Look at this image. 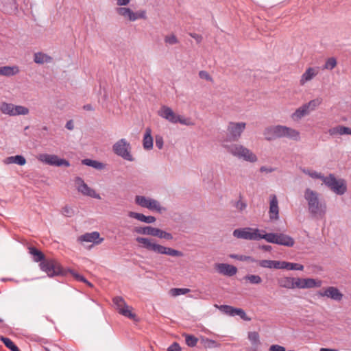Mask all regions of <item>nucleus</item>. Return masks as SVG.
Here are the masks:
<instances>
[{
  "label": "nucleus",
  "mask_w": 351,
  "mask_h": 351,
  "mask_svg": "<svg viewBox=\"0 0 351 351\" xmlns=\"http://www.w3.org/2000/svg\"><path fill=\"white\" fill-rule=\"evenodd\" d=\"M82 163L84 165L92 167L99 170L104 168V165L102 162L92 159H84L82 160Z\"/></svg>",
  "instance_id": "obj_31"
},
{
  "label": "nucleus",
  "mask_w": 351,
  "mask_h": 351,
  "mask_svg": "<svg viewBox=\"0 0 351 351\" xmlns=\"http://www.w3.org/2000/svg\"><path fill=\"white\" fill-rule=\"evenodd\" d=\"M322 101L321 97H317L302 104L292 113L291 119L295 121H298L304 117L309 115L311 112L315 111L322 104Z\"/></svg>",
  "instance_id": "obj_5"
},
{
  "label": "nucleus",
  "mask_w": 351,
  "mask_h": 351,
  "mask_svg": "<svg viewBox=\"0 0 351 351\" xmlns=\"http://www.w3.org/2000/svg\"><path fill=\"white\" fill-rule=\"evenodd\" d=\"M269 215L271 220H276L279 218L278 202L275 195H270Z\"/></svg>",
  "instance_id": "obj_18"
},
{
  "label": "nucleus",
  "mask_w": 351,
  "mask_h": 351,
  "mask_svg": "<svg viewBox=\"0 0 351 351\" xmlns=\"http://www.w3.org/2000/svg\"><path fill=\"white\" fill-rule=\"evenodd\" d=\"M39 160L47 165L55 167H69L70 162L63 158H60L58 156L54 154H43L40 155Z\"/></svg>",
  "instance_id": "obj_13"
},
{
  "label": "nucleus",
  "mask_w": 351,
  "mask_h": 351,
  "mask_svg": "<svg viewBox=\"0 0 351 351\" xmlns=\"http://www.w3.org/2000/svg\"><path fill=\"white\" fill-rule=\"evenodd\" d=\"M269 351H286L285 347L279 346V345H272L270 346Z\"/></svg>",
  "instance_id": "obj_58"
},
{
  "label": "nucleus",
  "mask_w": 351,
  "mask_h": 351,
  "mask_svg": "<svg viewBox=\"0 0 351 351\" xmlns=\"http://www.w3.org/2000/svg\"><path fill=\"white\" fill-rule=\"evenodd\" d=\"M205 341L206 343V346L208 347H209V348H213V347L215 346L216 341L215 340H212V339H206Z\"/></svg>",
  "instance_id": "obj_61"
},
{
  "label": "nucleus",
  "mask_w": 351,
  "mask_h": 351,
  "mask_svg": "<svg viewBox=\"0 0 351 351\" xmlns=\"http://www.w3.org/2000/svg\"><path fill=\"white\" fill-rule=\"evenodd\" d=\"M346 132V127L343 125H337L328 130V134L330 136H335L337 134L344 135Z\"/></svg>",
  "instance_id": "obj_34"
},
{
  "label": "nucleus",
  "mask_w": 351,
  "mask_h": 351,
  "mask_svg": "<svg viewBox=\"0 0 351 351\" xmlns=\"http://www.w3.org/2000/svg\"><path fill=\"white\" fill-rule=\"evenodd\" d=\"M14 163L23 166L25 165L26 160L24 156L21 155H16L14 156Z\"/></svg>",
  "instance_id": "obj_49"
},
{
  "label": "nucleus",
  "mask_w": 351,
  "mask_h": 351,
  "mask_svg": "<svg viewBox=\"0 0 351 351\" xmlns=\"http://www.w3.org/2000/svg\"><path fill=\"white\" fill-rule=\"evenodd\" d=\"M244 279L252 285H258L262 282V278L258 275L254 274L246 275L244 277Z\"/></svg>",
  "instance_id": "obj_38"
},
{
  "label": "nucleus",
  "mask_w": 351,
  "mask_h": 351,
  "mask_svg": "<svg viewBox=\"0 0 351 351\" xmlns=\"http://www.w3.org/2000/svg\"><path fill=\"white\" fill-rule=\"evenodd\" d=\"M233 236L239 239L251 241L265 239V241H294L293 238L282 233H267L263 230L250 227L235 229Z\"/></svg>",
  "instance_id": "obj_1"
},
{
  "label": "nucleus",
  "mask_w": 351,
  "mask_h": 351,
  "mask_svg": "<svg viewBox=\"0 0 351 351\" xmlns=\"http://www.w3.org/2000/svg\"><path fill=\"white\" fill-rule=\"evenodd\" d=\"M258 265L263 268H272L273 260H261L257 261Z\"/></svg>",
  "instance_id": "obj_46"
},
{
  "label": "nucleus",
  "mask_w": 351,
  "mask_h": 351,
  "mask_svg": "<svg viewBox=\"0 0 351 351\" xmlns=\"http://www.w3.org/2000/svg\"><path fill=\"white\" fill-rule=\"evenodd\" d=\"M140 247L148 251H152L157 254H163L166 247L159 245L158 243H140Z\"/></svg>",
  "instance_id": "obj_20"
},
{
  "label": "nucleus",
  "mask_w": 351,
  "mask_h": 351,
  "mask_svg": "<svg viewBox=\"0 0 351 351\" xmlns=\"http://www.w3.org/2000/svg\"><path fill=\"white\" fill-rule=\"evenodd\" d=\"M272 268L285 269V261H273Z\"/></svg>",
  "instance_id": "obj_53"
},
{
  "label": "nucleus",
  "mask_w": 351,
  "mask_h": 351,
  "mask_svg": "<svg viewBox=\"0 0 351 351\" xmlns=\"http://www.w3.org/2000/svg\"><path fill=\"white\" fill-rule=\"evenodd\" d=\"M147 209L152 211H156L158 213H162L166 211V208L165 207L161 206L158 201L152 198L149 202Z\"/></svg>",
  "instance_id": "obj_28"
},
{
  "label": "nucleus",
  "mask_w": 351,
  "mask_h": 351,
  "mask_svg": "<svg viewBox=\"0 0 351 351\" xmlns=\"http://www.w3.org/2000/svg\"><path fill=\"white\" fill-rule=\"evenodd\" d=\"M20 70L18 66H3L0 67V75L5 77H12L19 73Z\"/></svg>",
  "instance_id": "obj_22"
},
{
  "label": "nucleus",
  "mask_w": 351,
  "mask_h": 351,
  "mask_svg": "<svg viewBox=\"0 0 351 351\" xmlns=\"http://www.w3.org/2000/svg\"><path fill=\"white\" fill-rule=\"evenodd\" d=\"M183 336L185 337V342L189 347L193 348L196 346L198 342V338L193 335L189 334H184Z\"/></svg>",
  "instance_id": "obj_36"
},
{
  "label": "nucleus",
  "mask_w": 351,
  "mask_h": 351,
  "mask_svg": "<svg viewBox=\"0 0 351 351\" xmlns=\"http://www.w3.org/2000/svg\"><path fill=\"white\" fill-rule=\"evenodd\" d=\"M61 213L64 217H73L74 215L75 210H74V209L72 207L66 205V206H65L64 207L62 208Z\"/></svg>",
  "instance_id": "obj_44"
},
{
  "label": "nucleus",
  "mask_w": 351,
  "mask_h": 351,
  "mask_svg": "<svg viewBox=\"0 0 351 351\" xmlns=\"http://www.w3.org/2000/svg\"><path fill=\"white\" fill-rule=\"evenodd\" d=\"M158 114L160 117L167 120L171 123L176 124L179 123L184 125H191L193 124L189 119H186L176 114L170 107L167 106H162Z\"/></svg>",
  "instance_id": "obj_8"
},
{
  "label": "nucleus",
  "mask_w": 351,
  "mask_h": 351,
  "mask_svg": "<svg viewBox=\"0 0 351 351\" xmlns=\"http://www.w3.org/2000/svg\"><path fill=\"white\" fill-rule=\"evenodd\" d=\"M117 4L120 6H125L128 5L131 0H116Z\"/></svg>",
  "instance_id": "obj_60"
},
{
  "label": "nucleus",
  "mask_w": 351,
  "mask_h": 351,
  "mask_svg": "<svg viewBox=\"0 0 351 351\" xmlns=\"http://www.w3.org/2000/svg\"><path fill=\"white\" fill-rule=\"evenodd\" d=\"M310 177H311L312 178H315V179H319L323 182H324V179L326 178V176H325L323 174H322L321 173H318L315 171H311Z\"/></svg>",
  "instance_id": "obj_50"
},
{
  "label": "nucleus",
  "mask_w": 351,
  "mask_h": 351,
  "mask_svg": "<svg viewBox=\"0 0 351 351\" xmlns=\"http://www.w3.org/2000/svg\"><path fill=\"white\" fill-rule=\"evenodd\" d=\"M113 152L123 159L132 162L134 160L131 154V145L125 138L117 141L112 146Z\"/></svg>",
  "instance_id": "obj_9"
},
{
  "label": "nucleus",
  "mask_w": 351,
  "mask_h": 351,
  "mask_svg": "<svg viewBox=\"0 0 351 351\" xmlns=\"http://www.w3.org/2000/svg\"><path fill=\"white\" fill-rule=\"evenodd\" d=\"M249 341L251 342L252 346L260 345V336L259 334L256 332H249L247 335Z\"/></svg>",
  "instance_id": "obj_37"
},
{
  "label": "nucleus",
  "mask_w": 351,
  "mask_h": 351,
  "mask_svg": "<svg viewBox=\"0 0 351 351\" xmlns=\"http://www.w3.org/2000/svg\"><path fill=\"white\" fill-rule=\"evenodd\" d=\"M155 143H156V146L159 149H161L163 147L164 141H163V138L161 136H160V135L156 136Z\"/></svg>",
  "instance_id": "obj_54"
},
{
  "label": "nucleus",
  "mask_w": 351,
  "mask_h": 351,
  "mask_svg": "<svg viewBox=\"0 0 351 351\" xmlns=\"http://www.w3.org/2000/svg\"><path fill=\"white\" fill-rule=\"evenodd\" d=\"M190 291L189 289L187 288H173L170 290V292L173 296H178L180 295H184Z\"/></svg>",
  "instance_id": "obj_42"
},
{
  "label": "nucleus",
  "mask_w": 351,
  "mask_h": 351,
  "mask_svg": "<svg viewBox=\"0 0 351 351\" xmlns=\"http://www.w3.org/2000/svg\"><path fill=\"white\" fill-rule=\"evenodd\" d=\"M219 309L226 315L234 317L236 315L239 316L242 319L245 321H249L250 319L247 317L245 311L240 308H235L230 305H220Z\"/></svg>",
  "instance_id": "obj_15"
},
{
  "label": "nucleus",
  "mask_w": 351,
  "mask_h": 351,
  "mask_svg": "<svg viewBox=\"0 0 351 351\" xmlns=\"http://www.w3.org/2000/svg\"><path fill=\"white\" fill-rule=\"evenodd\" d=\"M167 351H182V348L178 342H173L167 348Z\"/></svg>",
  "instance_id": "obj_52"
},
{
  "label": "nucleus",
  "mask_w": 351,
  "mask_h": 351,
  "mask_svg": "<svg viewBox=\"0 0 351 351\" xmlns=\"http://www.w3.org/2000/svg\"><path fill=\"white\" fill-rule=\"evenodd\" d=\"M227 150L234 156L245 161L254 162L257 161L256 156L249 149L239 144H233L227 147Z\"/></svg>",
  "instance_id": "obj_6"
},
{
  "label": "nucleus",
  "mask_w": 351,
  "mask_h": 351,
  "mask_svg": "<svg viewBox=\"0 0 351 351\" xmlns=\"http://www.w3.org/2000/svg\"><path fill=\"white\" fill-rule=\"evenodd\" d=\"M199 76L200 78L202 79H205L208 81H211L212 80V77H210V75L208 74V72L205 71H201L199 72Z\"/></svg>",
  "instance_id": "obj_57"
},
{
  "label": "nucleus",
  "mask_w": 351,
  "mask_h": 351,
  "mask_svg": "<svg viewBox=\"0 0 351 351\" xmlns=\"http://www.w3.org/2000/svg\"><path fill=\"white\" fill-rule=\"evenodd\" d=\"M112 302L120 314L130 319L135 318L136 315L131 312L128 305L122 297L116 296L112 299Z\"/></svg>",
  "instance_id": "obj_14"
},
{
  "label": "nucleus",
  "mask_w": 351,
  "mask_h": 351,
  "mask_svg": "<svg viewBox=\"0 0 351 351\" xmlns=\"http://www.w3.org/2000/svg\"><path fill=\"white\" fill-rule=\"evenodd\" d=\"M3 162L6 165L14 163V156H9L4 159Z\"/></svg>",
  "instance_id": "obj_63"
},
{
  "label": "nucleus",
  "mask_w": 351,
  "mask_h": 351,
  "mask_svg": "<svg viewBox=\"0 0 351 351\" xmlns=\"http://www.w3.org/2000/svg\"><path fill=\"white\" fill-rule=\"evenodd\" d=\"M324 184L334 193L342 195L347 191L346 182L343 178L337 179L335 176L330 173L324 180Z\"/></svg>",
  "instance_id": "obj_7"
},
{
  "label": "nucleus",
  "mask_w": 351,
  "mask_h": 351,
  "mask_svg": "<svg viewBox=\"0 0 351 351\" xmlns=\"http://www.w3.org/2000/svg\"><path fill=\"white\" fill-rule=\"evenodd\" d=\"M14 105L10 103L3 102L0 105V110L5 114L13 116Z\"/></svg>",
  "instance_id": "obj_33"
},
{
  "label": "nucleus",
  "mask_w": 351,
  "mask_h": 351,
  "mask_svg": "<svg viewBox=\"0 0 351 351\" xmlns=\"http://www.w3.org/2000/svg\"><path fill=\"white\" fill-rule=\"evenodd\" d=\"M293 278L291 277H283L278 280V284L282 288L293 289Z\"/></svg>",
  "instance_id": "obj_30"
},
{
  "label": "nucleus",
  "mask_w": 351,
  "mask_h": 351,
  "mask_svg": "<svg viewBox=\"0 0 351 351\" xmlns=\"http://www.w3.org/2000/svg\"><path fill=\"white\" fill-rule=\"evenodd\" d=\"M153 237H157L160 239H165L167 241L176 239V238H175L171 233L168 232L165 230L159 229L158 228H155Z\"/></svg>",
  "instance_id": "obj_26"
},
{
  "label": "nucleus",
  "mask_w": 351,
  "mask_h": 351,
  "mask_svg": "<svg viewBox=\"0 0 351 351\" xmlns=\"http://www.w3.org/2000/svg\"><path fill=\"white\" fill-rule=\"evenodd\" d=\"M319 73L318 67H308L305 72L302 75L300 83L304 85L307 82L311 81Z\"/></svg>",
  "instance_id": "obj_19"
},
{
  "label": "nucleus",
  "mask_w": 351,
  "mask_h": 351,
  "mask_svg": "<svg viewBox=\"0 0 351 351\" xmlns=\"http://www.w3.org/2000/svg\"><path fill=\"white\" fill-rule=\"evenodd\" d=\"M29 252L32 256V260L36 263H40L41 261H43L46 258L44 253L38 248L35 247H29Z\"/></svg>",
  "instance_id": "obj_24"
},
{
  "label": "nucleus",
  "mask_w": 351,
  "mask_h": 351,
  "mask_svg": "<svg viewBox=\"0 0 351 351\" xmlns=\"http://www.w3.org/2000/svg\"><path fill=\"white\" fill-rule=\"evenodd\" d=\"M234 206L237 209L241 211L246 208L247 204L245 202H243L241 199H239L235 203Z\"/></svg>",
  "instance_id": "obj_56"
},
{
  "label": "nucleus",
  "mask_w": 351,
  "mask_h": 351,
  "mask_svg": "<svg viewBox=\"0 0 351 351\" xmlns=\"http://www.w3.org/2000/svg\"><path fill=\"white\" fill-rule=\"evenodd\" d=\"M287 270L302 271L304 266L299 263H289L285 261V268Z\"/></svg>",
  "instance_id": "obj_40"
},
{
  "label": "nucleus",
  "mask_w": 351,
  "mask_h": 351,
  "mask_svg": "<svg viewBox=\"0 0 351 351\" xmlns=\"http://www.w3.org/2000/svg\"><path fill=\"white\" fill-rule=\"evenodd\" d=\"M215 268L219 274L229 277L234 276L237 272V268L235 266L228 263H217Z\"/></svg>",
  "instance_id": "obj_17"
},
{
  "label": "nucleus",
  "mask_w": 351,
  "mask_h": 351,
  "mask_svg": "<svg viewBox=\"0 0 351 351\" xmlns=\"http://www.w3.org/2000/svg\"><path fill=\"white\" fill-rule=\"evenodd\" d=\"M52 60V58L46 53L42 52L35 53L34 55V61L36 64H42L45 62L49 63Z\"/></svg>",
  "instance_id": "obj_27"
},
{
  "label": "nucleus",
  "mask_w": 351,
  "mask_h": 351,
  "mask_svg": "<svg viewBox=\"0 0 351 351\" xmlns=\"http://www.w3.org/2000/svg\"><path fill=\"white\" fill-rule=\"evenodd\" d=\"M317 294L319 297H326L337 302L341 301L343 297V293L335 287H328L323 291H318Z\"/></svg>",
  "instance_id": "obj_16"
},
{
  "label": "nucleus",
  "mask_w": 351,
  "mask_h": 351,
  "mask_svg": "<svg viewBox=\"0 0 351 351\" xmlns=\"http://www.w3.org/2000/svg\"><path fill=\"white\" fill-rule=\"evenodd\" d=\"M304 197L308 202L309 212L313 215H324L326 213V205L319 202L317 193L310 189H306L304 193Z\"/></svg>",
  "instance_id": "obj_4"
},
{
  "label": "nucleus",
  "mask_w": 351,
  "mask_h": 351,
  "mask_svg": "<svg viewBox=\"0 0 351 351\" xmlns=\"http://www.w3.org/2000/svg\"><path fill=\"white\" fill-rule=\"evenodd\" d=\"M0 340L4 343L5 347L10 350L16 345L10 338L3 336L0 337Z\"/></svg>",
  "instance_id": "obj_45"
},
{
  "label": "nucleus",
  "mask_w": 351,
  "mask_h": 351,
  "mask_svg": "<svg viewBox=\"0 0 351 351\" xmlns=\"http://www.w3.org/2000/svg\"><path fill=\"white\" fill-rule=\"evenodd\" d=\"M231 257L232 258H237V259L240 261H250L252 263H256L257 260L254 259V258L249 256H241L239 258L237 255H232Z\"/></svg>",
  "instance_id": "obj_55"
},
{
  "label": "nucleus",
  "mask_w": 351,
  "mask_h": 351,
  "mask_svg": "<svg viewBox=\"0 0 351 351\" xmlns=\"http://www.w3.org/2000/svg\"><path fill=\"white\" fill-rule=\"evenodd\" d=\"M274 169L273 168H267L265 166H263L260 168V171L261 172H266V173H271L272 171H274Z\"/></svg>",
  "instance_id": "obj_64"
},
{
  "label": "nucleus",
  "mask_w": 351,
  "mask_h": 351,
  "mask_svg": "<svg viewBox=\"0 0 351 351\" xmlns=\"http://www.w3.org/2000/svg\"><path fill=\"white\" fill-rule=\"evenodd\" d=\"M190 36L192 37L193 38H194L197 43H199L202 42V36L199 34H195V33H190L189 34Z\"/></svg>",
  "instance_id": "obj_59"
},
{
  "label": "nucleus",
  "mask_w": 351,
  "mask_h": 351,
  "mask_svg": "<svg viewBox=\"0 0 351 351\" xmlns=\"http://www.w3.org/2000/svg\"><path fill=\"white\" fill-rule=\"evenodd\" d=\"M75 184L78 192L81 193L82 195L97 199H101L100 195L97 193L94 189L89 187L81 177H76L75 178Z\"/></svg>",
  "instance_id": "obj_12"
},
{
  "label": "nucleus",
  "mask_w": 351,
  "mask_h": 351,
  "mask_svg": "<svg viewBox=\"0 0 351 351\" xmlns=\"http://www.w3.org/2000/svg\"><path fill=\"white\" fill-rule=\"evenodd\" d=\"M65 271H66V276L68 274H71L76 280L79 281V282H86V279L85 278V277L81 274H77L75 270L73 269H69V268H65Z\"/></svg>",
  "instance_id": "obj_41"
},
{
  "label": "nucleus",
  "mask_w": 351,
  "mask_h": 351,
  "mask_svg": "<svg viewBox=\"0 0 351 351\" xmlns=\"http://www.w3.org/2000/svg\"><path fill=\"white\" fill-rule=\"evenodd\" d=\"M154 227L152 226H143V227H136L135 231L136 233L143 235L154 236Z\"/></svg>",
  "instance_id": "obj_32"
},
{
  "label": "nucleus",
  "mask_w": 351,
  "mask_h": 351,
  "mask_svg": "<svg viewBox=\"0 0 351 351\" xmlns=\"http://www.w3.org/2000/svg\"><path fill=\"white\" fill-rule=\"evenodd\" d=\"M65 128L69 130H72L74 128L73 121L72 120H69L66 122L65 125Z\"/></svg>",
  "instance_id": "obj_62"
},
{
  "label": "nucleus",
  "mask_w": 351,
  "mask_h": 351,
  "mask_svg": "<svg viewBox=\"0 0 351 351\" xmlns=\"http://www.w3.org/2000/svg\"><path fill=\"white\" fill-rule=\"evenodd\" d=\"M165 43H167L169 45H175L178 43V38L173 34L165 36Z\"/></svg>",
  "instance_id": "obj_47"
},
{
  "label": "nucleus",
  "mask_w": 351,
  "mask_h": 351,
  "mask_svg": "<svg viewBox=\"0 0 351 351\" xmlns=\"http://www.w3.org/2000/svg\"><path fill=\"white\" fill-rule=\"evenodd\" d=\"M246 127L244 122H230L227 128V136L231 141H237Z\"/></svg>",
  "instance_id": "obj_11"
},
{
  "label": "nucleus",
  "mask_w": 351,
  "mask_h": 351,
  "mask_svg": "<svg viewBox=\"0 0 351 351\" xmlns=\"http://www.w3.org/2000/svg\"><path fill=\"white\" fill-rule=\"evenodd\" d=\"M29 113V109L27 107L23 106H14L13 116L16 115H26Z\"/></svg>",
  "instance_id": "obj_39"
},
{
  "label": "nucleus",
  "mask_w": 351,
  "mask_h": 351,
  "mask_svg": "<svg viewBox=\"0 0 351 351\" xmlns=\"http://www.w3.org/2000/svg\"><path fill=\"white\" fill-rule=\"evenodd\" d=\"M165 252H163V254H167V255H170V256H178L182 254V253L180 251H178V250H173V249H171L169 247H166V250H165Z\"/></svg>",
  "instance_id": "obj_48"
},
{
  "label": "nucleus",
  "mask_w": 351,
  "mask_h": 351,
  "mask_svg": "<svg viewBox=\"0 0 351 351\" xmlns=\"http://www.w3.org/2000/svg\"><path fill=\"white\" fill-rule=\"evenodd\" d=\"M130 217L147 223H152L156 221V217L154 216H145L142 213L135 212H131L130 213Z\"/></svg>",
  "instance_id": "obj_25"
},
{
  "label": "nucleus",
  "mask_w": 351,
  "mask_h": 351,
  "mask_svg": "<svg viewBox=\"0 0 351 351\" xmlns=\"http://www.w3.org/2000/svg\"><path fill=\"white\" fill-rule=\"evenodd\" d=\"M322 280H317L313 278H304L302 284L303 289H310L313 287H319L322 285Z\"/></svg>",
  "instance_id": "obj_29"
},
{
  "label": "nucleus",
  "mask_w": 351,
  "mask_h": 351,
  "mask_svg": "<svg viewBox=\"0 0 351 351\" xmlns=\"http://www.w3.org/2000/svg\"><path fill=\"white\" fill-rule=\"evenodd\" d=\"M98 232L94 231L90 233H86L78 237L77 241H103L104 239L100 238Z\"/></svg>",
  "instance_id": "obj_21"
},
{
  "label": "nucleus",
  "mask_w": 351,
  "mask_h": 351,
  "mask_svg": "<svg viewBox=\"0 0 351 351\" xmlns=\"http://www.w3.org/2000/svg\"><path fill=\"white\" fill-rule=\"evenodd\" d=\"M143 145V148L146 150H150L153 148V137L152 136V130L149 128L145 129Z\"/></svg>",
  "instance_id": "obj_23"
},
{
  "label": "nucleus",
  "mask_w": 351,
  "mask_h": 351,
  "mask_svg": "<svg viewBox=\"0 0 351 351\" xmlns=\"http://www.w3.org/2000/svg\"><path fill=\"white\" fill-rule=\"evenodd\" d=\"M304 282V279L300 278H293V289L297 287L300 289H303L302 284Z\"/></svg>",
  "instance_id": "obj_51"
},
{
  "label": "nucleus",
  "mask_w": 351,
  "mask_h": 351,
  "mask_svg": "<svg viewBox=\"0 0 351 351\" xmlns=\"http://www.w3.org/2000/svg\"><path fill=\"white\" fill-rule=\"evenodd\" d=\"M337 65V60L335 58H329L326 60L324 65V69L332 70Z\"/></svg>",
  "instance_id": "obj_43"
},
{
  "label": "nucleus",
  "mask_w": 351,
  "mask_h": 351,
  "mask_svg": "<svg viewBox=\"0 0 351 351\" xmlns=\"http://www.w3.org/2000/svg\"><path fill=\"white\" fill-rule=\"evenodd\" d=\"M117 14L122 16L124 19L129 21H135L138 19H146L147 12L145 10H141L138 12H134L130 8L124 6L117 7L115 9Z\"/></svg>",
  "instance_id": "obj_10"
},
{
  "label": "nucleus",
  "mask_w": 351,
  "mask_h": 351,
  "mask_svg": "<svg viewBox=\"0 0 351 351\" xmlns=\"http://www.w3.org/2000/svg\"><path fill=\"white\" fill-rule=\"evenodd\" d=\"M39 268L49 278L66 276L65 268L54 258H45L39 263Z\"/></svg>",
  "instance_id": "obj_3"
},
{
  "label": "nucleus",
  "mask_w": 351,
  "mask_h": 351,
  "mask_svg": "<svg viewBox=\"0 0 351 351\" xmlns=\"http://www.w3.org/2000/svg\"><path fill=\"white\" fill-rule=\"evenodd\" d=\"M265 140L271 141L276 138H287L293 141L300 140V132L291 128L276 125L267 127L263 131Z\"/></svg>",
  "instance_id": "obj_2"
},
{
  "label": "nucleus",
  "mask_w": 351,
  "mask_h": 351,
  "mask_svg": "<svg viewBox=\"0 0 351 351\" xmlns=\"http://www.w3.org/2000/svg\"><path fill=\"white\" fill-rule=\"evenodd\" d=\"M150 199L151 198L143 195H136L135 197V203L143 208H147Z\"/></svg>",
  "instance_id": "obj_35"
}]
</instances>
